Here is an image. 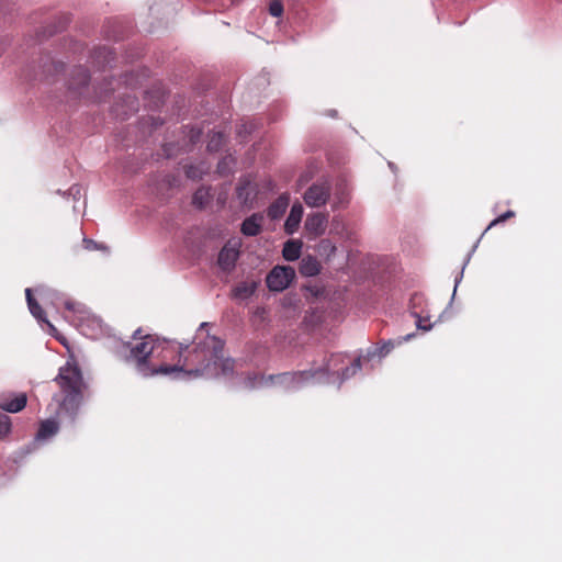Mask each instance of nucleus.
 <instances>
[{"label": "nucleus", "mask_w": 562, "mask_h": 562, "mask_svg": "<svg viewBox=\"0 0 562 562\" xmlns=\"http://www.w3.org/2000/svg\"><path fill=\"white\" fill-rule=\"evenodd\" d=\"M182 348L181 344H168L162 348L161 358L164 362L161 364H173L178 361V352Z\"/></svg>", "instance_id": "nucleus-20"}, {"label": "nucleus", "mask_w": 562, "mask_h": 562, "mask_svg": "<svg viewBox=\"0 0 562 562\" xmlns=\"http://www.w3.org/2000/svg\"><path fill=\"white\" fill-rule=\"evenodd\" d=\"M289 206V196L285 194L280 195L274 202H272L268 210L267 215L271 220L280 218L286 211Z\"/></svg>", "instance_id": "nucleus-16"}, {"label": "nucleus", "mask_w": 562, "mask_h": 562, "mask_svg": "<svg viewBox=\"0 0 562 562\" xmlns=\"http://www.w3.org/2000/svg\"><path fill=\"white\" fill-rule=\"evenodd\" d=\"M514 216H515V212L514 211L509 210V211L505 212L504 214H502L498 217H496L495 220H493L488 224V226H487V228L485 229L484 233H486L488 229H491L492 227L496 226L497 224L504 223L505 221H507L508 218H512Z\"/></svg>", "instance_id": "nucleus-26"}, {"label": "nucleus", "mask_w": 562, "mask_h": 562, "mask_svg": "<svg viewBox=\"0 0 562 562\" xmlns=\"http://www.w3.org/2000/svg\"><path fill=\"white\" fill-rule=\"evenodd\" d=\"M210 199L209 190L204 188L198 189L193 196H192V203L193 205L198 206L199 209L204 207V205L207 203Z\"/></svg>", "instance_id": "nucleus-22"}, {"label": "nucleus", "mask_w": 562, "mask_h": 562, "mask_svg": "<svg viewBox=\"0 0 562 562\" xmlns=\"http://www.w3.org/2000/svg\"><path fill=\"white\" fill-rule=\"evenodd\" d=\"M239 258V249L236 246H232L227 243L220 251L217 257L218 267L224 272H232Z\"/></svg>", "instance_id": "nucleus-8"}, {"label": "nucleus", "mask_w": 562, "mask_h": 562, "mask_svg": "<svg viewBox=\"0 0 562 562\" xmlns=\"http://www.w3.org/2000/svg\"><path fill=\"white\" fill-rule=\"evenodd\" d=\"M391 348H392L391 341L384 344L383 347L381 348L380 355L385 356L391 350Z\"/></svg>", "instance_id": "nucleus-29"}, {"label": "nucleus", "mask_w": 562, "mask_h": 562, "mask_svg": "<svg viewBox=\"0 0 562 562\" xmlns=\"http://www.w3.org/2000/svg\"><path fill=\"white\" fill-rule=\"evenodd\" d=\"M302 243L299 240H288L282 250L283 258L288 261L299 259L301 255Z\"/></svg>", "instance_id": "nucleus-19"}, {"label": "nucleus", "mask_w": 562, "mask_h": 562, "mask_svg": "<svg viewBox=\"0 0 562 562\" xmlns=\"http://www.w3.org/2000/svg\"><path fill=\"white\" fill-rule=\"evenodd\" d=\"M11 418L5 413H0V438H5L11 432Z\"/></svg>", "instance_id": "nucleus-23"}, {"label": "nucleus", "mask_w": 562, "mask_h": 562, "mask_svg": "<svg viewBox=\"0 0 562 562\" xmlns=\"http://www.w3.org/2000/svg\"><path fill=\"white\" fill-rule=\"evenodd\" d=\"M346 357L341 353L331 355L328 359H324L323 363L318 367L313 363L311 370L315 371V380H322L325 376H336V379L344 381L352 376L361 368V360L357 358L352 361L350 367H344Z\"/></svg>", "instance_id": "nucleus-4"}, {"label": "nucleus", "mask_w": 562, "mask_h": 562, "mask_svg": "<svg viewBox=\"0 0 562 562\" xmlns=\"http://www.w3.org/2000/svg\"><path fill=\"white\" fill-rule=\"evenodd\" d=\"M235 361L224 355V341L207 336L201 344L190 348L182 346L178 361L173 364H160L156 372L176 374L183 379L217 378L233 374Z\"/></svg>", "instance_id": "nucleus-1"}, {"label": "nucleus", "mask_w": 562, "mask_h": 562, "mask_svg": "<svg viewBox=\"0 0 562 562\" xmlns=\"http://www.w3.org/2000/svg\"><path fill=\"white\" fill-rule=\"evenodd\" d=\"M327 216L322 213L308 215L305 221V228L308 233L319 236L325 232Z\"/></svg>", "instance_id": "nucleus-13"}, {"label": "nucleus", "mask_w": 562, "mask_h": 562, "mask_svg": "<svg viewBox=\"0 0 562 562\" xmlns=\"http://www.w3.org/2000/svg\"><path fill=\"white\" fill-rule=\"evenodd\" d=\"M302 216L303 206L300 203L293 204L284 224V228L288 234H293L297 231Z\"/></svg>", "instance_id": "nucleus-14"}, {"label": "nucleus", "mask_w": 562, "mask_h": 562, "mask_svg": "<svg viewBox=\"0 0 562 562\" xmlns=\"http://www.w3.org/2000/svg\"><path fill=\"white\" fill-rule=\"evenodd\" d=\"M25 296H26V302H27V306H29V310L31 312V314L40 322V323H43V324H46L47 327L49 328V333L50 334H54L57 331V329L55 328V326L46 318V314L45 312L43 311V308L41 307V305L38 304V302L34 299L33 296V293H32V290L31 289H26L25 290Z\"/></svg>", "instance_id": "nucleus-11"}, {"label": "nucleus", "mask_w": 562, "mask_h": 562, "mask_svg": "<svg viewBox=\"0 0 562 562\" xmlns=\"http://www.w3.org/2000/svg\"><path fill=\"white\" fill-rule=\"evenodd\" d=\"M299 270L304 277H314L319 273L321 265L316 258L308 256L302 259Z\"/></svg>", "instance_id": "nucleus-17"}, {"label": "nucleus", "mask_w": 562, "mask_h": 562, "mask_svg": "<svg viewBox=\"0 0 562 562\" xmlns=\"http://www.w3.org/2000/svg\"><path fill=\"white\" fill-rule=\"evenodd\" d=\"M268 379L270 382L280 384L286 389H296L314 381L315 371L308 369L295 372H283L279 374H271Z\"/></svg>", "instance_id": "nucleus-5"}, {"label": "nucleus", "mask_w": 562, "mask_h": 562, "mask_svg": "<svg viewBox=\"0 0 562 562\" xmlns=\"http://www.w3.org/2000/svg\"><path fill=\"white\" fill-rule=\"evenodd\" d=\"M83 244H85L86 249H88V250H92L97 247L95 241L92 239L83 238Z\"/></svg>", "instance_id": "nucleus-28"}, {"label": "nucleus", "mask_w": 562, "mask_h": 562, "mask_svg": "<svg viewBox=\"0 0 562 562\" xmlns=\"http://www.w3.org/2000/svg\"><path fill=\"white\" fill-rule=\"evenodd\" d=\"M257 289V282L255 281H244L238 283L233 289V296L236 299L245 300L250 297Z\"/></svg>", "instance_id": "nucleus-18"}, {"label": "nucleus", "mask_w": 562, "mask_h": 562, "mask_svg": "<svg viewBox=\"0 0 562 562\" xmlns=\"http://www.w3.org/2000/svg\"><path fill=\"white\" fill-rule=\"evenodd\" d=\"M418 327H419V328H424V330H427V329H428V327H422L420 322H418Z\"/></svg>", "instance_id": "nucleus-31"}, {"label": "nucleus", "mask_w": 562, "mask_h": 562, "mask_svg": "<svg viewBox=\"0 0 562 562\" xmlns=\"http://www.w3.org/2000/svg\"><path fill=\"white\" fill-rule=\"evenodd\" d=\"M295 278V271L288 266L274 267L266 278L267 286L270 291L281 292L285 290Z\"/></svg>", "instance_id": "nucleus-6"}, {"label": "nucleus", "mask_w": 562, "mask_h": 562, "mask_svg": "<svg viewBox=\"0 0 562 562\" xmlns=\"http://www.w3.org/2000/svg\"><path fill=\"white\" fill-rule=\"evenodd\" d=\"M142 329L138 328L135 330L133 337L140 338L142 340L136 342L134 346L130 345L128 355L125 357L126 361L134 362L137 370L145 376L161 374L160 372H156L158 367H149L148 358L155 350L156 340L151 335L140 336Z\"/></svg>", "instance_id": "nucleus-3"}, {"label": "nucleus", "mask_w": 562, "mask_h": 562, "mask_svg": "<svg viewBox=\"0 0 562 562\" xmlns=\"http://www.w3.org/2000/svg\"><path fill=\"white\" fill-rule=\"evenodd\" d=\"M26 395L20 394L11 400H1L0 408L3 411V413H19L26 406Z\"/></svg>", "instance_id": "nucleus-15"}, {"label": "nucleus", "mask_w": 562, "mask_h": 562, "mask_svg": "<svg viewBox=\"0 0 562 562\" xmlns=\"http://www.w3.org/2000/svg\"><path fill=\"white\" fill-rule=\"evenodd\" d=\"M55 382L58 384L61 393L59 409L75 419L87 390L80 368L76 364L67 363L59 369Z\"/></svg>", "instance_id": "nucleus-2"}, {"label": "nucleus", "mask_w": 562, "mask_h": 562, "mask_svg": "<svg viewBox=\"0 0 562 562\" xmlns=\"http://www.w3.org/2000/svg\"><path fill=\"white\" fill-rule=\"evenodd\" d=\"M269 13L272 16L279 18L283 13V4L280 0H273L269 4Z\"/></svg>", "instance_id": "nucleus-27"}, {"label": "nucleus", "mask_w": 562, "mask_h": 562, "mask_svg": "<svg viewBox=\"0 0 562 562\" xmlns=\"http://www.w3.org/2000/svg\"><path fill=\"white\" fill-rule=\"evenodd\" d=\"M89 78V72L85 67H76L71 72L69 89L81 95V90L88 85Z\"/></svg>", "instance_id": "nucleus-12"}, {"label": "nucleus", "mask_w": 562, "mask_h": 562, "mask_svg": "<svg viewBox=\"0 0 562 562\" xmlns=\"http://www.w3.org/2000/svg\"><path fill=\"white\" fill-rule=\"evenodd\" d=\"M263 222L265 216L262 213H254L243 221L240 232L247 237L258 236L262 232Z\"/></svg>", "instance_id": "nucleus-9"}, {"label": "nucleus", "mask_w": 562, "mask_h": 562, "mask_svg": "<svg viewBox=\"0 0 562 562\" xmlns=\"http://www.w3.org/2000/svg\"><path fill=\"white\" fill-rule=\"evenodd\" d=\"M224 143V135L222 133H214L207 143V149L210 151H217Z\"/></svg>", "instance_id": "nucleus-24"}, {"label": "nucleus", "mask_w": 562, "mask_h": 562, "mask_svg": "<svg viewBox=\"0 0 562 562\" xmlns=\"http://www.w3.org/2000/svg\"><path fill=\"white\" fill-rule=\"evenodd\" d=\"M203 169L200 166L189 165L184 168V173L187 178L192 180H198L202 178Z\"/></svg>", "instance_id": "nucleus-25"}, {"label": "nucleus", "mask_w": 562, "mask_h": 562, "mask_svg": "<svg viewBox=\"0 0 562 562\" xmlns=\"http://www.w3.org/2000/svg\"><path fill=\"white\" fill-rule=\"evenodd\" d=\"M59 429V425L54 419H46L43 420L40 425L38 431H37V438L40 439H47L55 434H57Z\"/></svg>", "instance_id": "nucleus-21"}, {"label": "nucleus", "mask_w": 562, "mask_h": 562, "mask_svg": "<svg viewBox=\"0 0 562 562\" xmlns=\"http://www.w3.org/2000/svg\"><path fill=\"white\" fill-rule=\"evenodd\" d=\"M65 307L69 311H75V303L74 302H65Z\"/></svg>", "instance_id": "nucleus-30"}, {"label": "nucleus", "mask_w": 562, "mask_h": 562, "mask_svg": "<svg viewBox=\"0 0 562 562\" xmlns=\"http://www.w3.org/2000/svg\"><path fill=\"white\" fill-rule=\"evenodd\" d=\"M330 187L328 183H314L304 193V201L311 207H319L328 201Z\"/></svg>", "instance_id": "nucleus-7"}, {"label": "nucleus", "mask_w": 562, "mask_h": 562, "mask_svg": "<svg viewBox=\"0 0 562 562\" xmlns=\"http://www.w3.org/2000/svg\"><path fill=\"white\" fill-rule=\"evenodd\" d=\"M236 194L241 204H251L257 196V187L249 178H243L236 188Z\"/></svg>", "instance_id": "nucleus-10"}]
</instances>
